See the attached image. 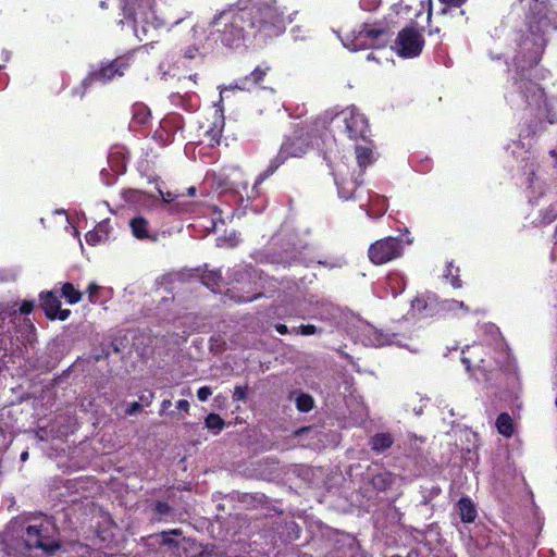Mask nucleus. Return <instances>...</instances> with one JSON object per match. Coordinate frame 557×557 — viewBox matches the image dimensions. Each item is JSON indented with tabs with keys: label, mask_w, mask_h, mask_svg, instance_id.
<instances>
[{
	"label": "nucleus",
	"mask_w": 557,
	"mask_h": 557,
	"mask_svg": "<svg viewBox=\"0 0 557 557\" xmlns=\"http://www.w3.org/2000/svg\"><path fill=\"white\" fill-rule=\"evenodd\" d=\"M126 61L124 59H116L111 63L103 65L98 71L91 72L83 82L85 86L91 85L92 83L106 84L117 76L124 74L126 67Z\"/></svg>",
	"instance_id": "6e6552de"
},
{
	"label": "nucleus",
	"mask_w": 557,
	"mask_h": 557,
	"mask_svg": "<svg viewBox=\"0 0 557 557\" xmlns=\"http://www.w3.org/2000/svg\"><path fill=\"white\" fill-rule=\"evenodd\" d=\"M98 290H99V286L96 283L89 284V286L87 288V293H88L89 300L91 302L96 301Z\"/></svg>",
	"instance_id": "c756f323"
},
{
	"label": "nucleus",
	"mask_w": 557,
	"mask_h": 557,
	"mask_svg": "<svg viewBox=\"0 0 557 557\" xmlns=\"http://www.w3.org/2000/svg\"><path fill=\"white\" fill-rule=\"evenodd\" d=\"M199 54V48L198 47H188L185 51H184V57L186 59H195L197 55Z\"/></svg>",
	"instance_id": "2f4dec72"
},
{
	"label": "nucleus",
	"mask_w": 557,
	"mask_h": 557,
	"mask_svg": "<svg viewBox=\"0 0 557 557\" xmlns=\"http://www.w3.org/2000/svg\"><path fill=\"white\" fill-rule=\"evenodd\" d=\"M61 294L71 305L81 301L83 296L82 293L78 289H76L71 283H64L62 285Z\"/></svg>",
	"instance_id": "412c9836"
},
{
	"label": "nucleus",
	"mask_w": 557,
	"mask_h": 557,
	"mask_svg": "<svg viewBox=\"0 0 557 557\" xmlns=\"http://www.w3.org/2000/svg\"><path fill=\"white\" fill-rule=\"evenodd\" d=\"M89 245H97L108 239V231L104 224H99L94 231L88 232L85 236Z\"/></svg>",
	"instance_id": "6ab92c4d"
},
{
	"label": "nucleus",
	"mask_w": 557,
	"mask_h": 557,
	"mask_svg": "<svg viewBox=\"0 0 557 557\" xmlns=\"http://www.w3.org/2000/svg\"><path fill=\"white\" fill-rule=\"evenodd\" d=\"M521 3L530 10L528 25L532 35L557 29V0H521Z\"/></svg>",
	"instance_id": "7ed1b4c3"
},
{
	"label": "nucleus",
	"mask_w": 557,
	"mask_h": 557,
	"mask_svg": "<svg viewBox=\"0 0 557 557\" xmlns=\"http://www.w3.org/2000/svg\"><path fill=\"white\" fill-rule=\"evenodd\" d=\"M193 30H194V35H195V36H196V35L201 36V35L203 34V32H202L201 29H199V28H194Z\"/></svg>",
	"instance_id": "49530a36"
},
{
	"label": "nucleus",
	"mask_w": 557,
	"mask_h": 557,
	"mask_svg": "<svg viewBox=\"0 0 557 557\" xmlns=\"http://www.w3.org/2000/svg\"><path fill=\"white\" fill-rule=\"evenodd\" d=\"M41 306L46 315L51 320L59 319L64 321L71 313L69 309L61 310V301L52 292H47L41 295Z\"/></svg>",
	"instance_id": "1a4fd4ad"
},
{
	"label": "nucleus",
	"mask_w": 557,
	"mask_h": 557,
	"mask_svg": "<svg viewBox=\"0 0 557 557\" xmlns=\"http://www.w3.org/2000/svg\"><path fill=\"white\" fill-rule=\"evenodd\" d=\"M33 308H34V304L32 301H24L21 305L20 311L24 314H28L32 312Z\"/></svg>",
	"instance_id": "f704fd0d"
},
{
	"label": "nucleus",
	"mask_w": 557,
	"mask_h": 557,
	"mask_svg": "<svg viewBox=\"0 0 557 557\" xmlns=\"http://www.w3.org/2000/svg\"><path fill=\"white\" fill-rule=\"evenodd\" d=\"M309 150L308 141H284L281 146L278 157L282 160L299 158Z\"/></svg>",
	"instance_id": "9d476101"
},
{
	"label": "nucleus",
	"mask_w": 557,
	"mask_h": 557,
	"mask_svg": "<svg viewBox=\"0 0 557 557\" xmlns=\"http://www.w3.org/2000/svg\"><path fill=\"white\" fill-rule=\"evenodd\" d=\"M356 157L360 168H366L367 165L371 164L374 159L373 150L368 145H357Z\"/></svg>",
	"instance_id": "dca6fc26"
},
{
	"label": "nucleus",
	"mask_w": 557,
	"mask_h": 557,
	"mask_svg": "<svg viewBox=\"0 0 557 557\" xmlns=\"http://www.w3.org/2000/svg\"><path fill=\"white\" fill-rule=\"evenodd\" d=\"M441 307L444 311H447L454 315H462V314H466L469 312V308L468 306L465 305V302L462 301H458V300H454V299H450V300H444L442 304H441Z\"/></svg>",
	"instance_id": "a211bd4d"
},
{
	"label": "nucleus",
	"mask_w": 557,
	"mask_h": 557,
	"mask_svg": "<svg viewBox=\"0 0 557 557\" xmlns=\"http://www.w3.org/2000/svg\"><path fill=\"white\" fill-rule=\"evenodd\" d=\"M443 3L445 4H449V5H454V7H459L466 0H441Z\"/></svg>",
	"instance_id": "58836bf2"
},
{
	"label": "nucleus",
	"mask_w": 557,
	"mask_h": 557,
	"mask_svg": "<svg viewBox=\"0 0 557 557\" xmlns=\"http://www.w3.org/2000/svg\"><path fill=\"white\" fill-rule=\"evenodd\" d=\"M372 59H374V58H373V54H372V53H369V54H368V60H372Z\"/></svg>",
	"instance_id": "8fccbe9b"
},
{
	"label": "nucleus",
	"mask_w": 557,
	"mask_h": 557,
	"mask_svg": "<svg viewBox=\"0 0 557 557\" xmlns=\"http://www.w3.org/2000/svg\"><path fill=\"white\" fill-rule=\"evenodd\" d=\"M177 408L183 411H188L189 409V403L187 400H178L176 404Z\"/></svg>",
	"instance_id": "4c0bfd02"
},
{
	"label": "nucleus",
	"mask_w": 557,
	"mask_h": 557,
	"mask_svg": "<svg viewBox=\"0 0 557 557\" xmlns=\"http://www.w3.org/2000/svg\"><path fill=\"white\" fill-rule=\"evenodd\" d=\"M389 39L388 32L375 24H363L354 29L343 39V45L351 50L358 51L370 48L384 47Z\"/></svg>",
	"instance_id": "39448f33"
},
{
	"label": "nucleus",
	"mask_w": 557,
	"mask_h": 557,
	"mask_svg": "<svg viewBox=\"0 0 557 557\" xmlns=\"http://www.w3.org/2000/svg\"><path fill=\"white\" fill-rule=\"evenodd\" d=\"M28 457V453L27 451H24L22 455H21V459L22 460H26Z\"/></svg>",
	"instance_id": "de8ad7c7"
},
{
	"label": "nucleus",
	"mask_w": 557,
	"mask_h": 557,
	"mask_svg": "<svg viewBox=\"0 0 557 557\" xmlns=\"http://www.w3.org/2000/svg\"><path fill=\"white\" fill-rule=\"evenodd\" d=\"M26 544L29 548H41L46 552H51L57 548V545L46 544L40 537V531L35 525H29L26 530Z\"/></svg>",
	"instance_id": "ddd939ff"
},
{
	"label": "nucleus",
	"mask_w": 557,
	"mask_h": 557,
	"mask_svg": "<svg viewBox=\"0 0 557 557\" xmlns=\"http://www.w3.org/2000/svg\"><path fill=\"white\" fill-rule=\"evenodd\" d=\"M496 428L502 435L510 437L513 434V422L511 417L506 412L500 413L496 420Z\"/></svg>",
	"instance_id": "f3484780"
},
{
	"label": "nucleus",
	"mask_w": 557,
	"mask_h": 557,
	"mask_svg": "<svg viewBox=\"0 0 557 557\" xmlns=\"http://www.w3.org/2000/svg\"><path fill=\"white\" fill-rule=\"evenodd\" d=\"M382 3V0H360L361 10L367 12L375 11Z\"/></svg>",
	"instance_id": "a878e982"
},
{
	"label": "nucleus",
	"mask_w": 557,
	"mask_h": 557,
	"mask_svg": "<svg viewBox=\"0 0 557 557\" xmlns=\"http://www.w3.org/2000/svg\"><path fill=\"white\" fill-rule=\"evenodd\" d=\"M462 363L466 366L467 370L470 369V360L466 356L462 357Z\"/></svg>",
	"instance_id": "37998d69"
},
{
	"label": "nucleus",
	"mask_w": 557,
	"mask_h": 557,
	"mask_svg": "<svg viewBox=\"0 0 557 557\" xmlns=\"http://www.w3.org/2000/svg\"><path fill=\"white\" fill-rule=\"evenodd\" d=\"M247 396V388L244 386H236L233 392V398L235 400H244Z\"/></svg>",
	"instance_id": "cd10ccee"
},
{
	"label": "nucleus",
	"mask_w": 557,
	"mask_h": 557,
	"mask_svg": "<svg viewBox=\"0 0 557 557\" xmlns=\"http://www.w3.org/2000/svg\"><path fill=\"white\" fill-rule=\"evenodd\" d=\"M226 90H249L248 78H240L235 84H232L230 86L220 87V99H219L218 103L215 104L220 112H222V102H223L224 92Z\"/></svg>",
	"instance_id": "aec40b11"
},
{
	"label": "nucleus",
	"mask_w": 557,
	"mask_h": 557,
	"mask_svg": "<svg viewBox=\"0 0 557 557\" xmlns=\"http://www.w3.org/2000/svg\"><path fill=\"white\" fill-rule=\"evenodd\" d=\"M292 333L308 336L318 333V329L312 324H307L293 329Z\"/></svg>",
	"instance_id": "393cba45"
},
{
	"label": "nucleus",
	"mask_w": 557,
	"mask_h": 557,
	"mask_svg": "<svg viewBox=\"0 0 557 557\" xmlns=\"http://www.w3.org/2000/svg\"><path fill=\"white\" fill-rule=\"evenodd\" d=\"M129 226L133 235L138 239L157 240V236L149 232L148 221L143 216H136L131 220Z\"/></svg>",
	"instance_id": "f8f14e48"
},
{
	"label": "nucleus",
	"mask_w": 557,
	"mask_h": 557,
	"mask_svg": "<svg viewBox=\"0 0 557 557\" xmlns=\"http://www.w3.org/2000/svg\"><path fill=\"white\" fill-rule=\"evenodd\" d=\"M394 443V438L389 433H377L370 438L371 449L382 453L388 449Z\"/></svg>",
	"instance_id": "2eb2a0df"
},
{
	"label": "nucleus",
	"mask_w": 557,
	"mask_h": 557,
	"mask_svg": "<svg viewBox=\"0 0 557 557\" xmlns=\"http://www.w3.org/2000/svg\"><path fill=\"white\" fill-rule=\"evenodd\" d=\"M222 126L206 131L205 135L211 136L212 138L221 136Z\"/></svg>",
	"instance_id": "e433bc0d"
},
{
	"label": "nucleus",
	"mask_w": 557,
	"mask_h": 557,
	"mask_svg": "<svg viewBox=\"0 0 557 557\" xmlns=\"http://www.w3.org/2000/svg\"><path fill=\"white\" fill-rule=\"evenodd\" d=\"M181 122L180 117L178 116H172V117H169V119H165L162 121V128L164 131H168V128L172 125H178Z\"/></svg>",
	"instance_id": "7c9ffc66"
},
{
	"label": "nucleus",
	"mask_w": 557,
	"mask_h": 557,
	"mask_svg": "<svg viewBox=\"0 0 557 557\" xmlns=\"http://www.w3.org/2000/svg\"><path fill=\"white\" fill-rule=\"evenodd\" d=\"M275 330L280 333V334H287L288 333V329L285 324H276L275 325Z\"/></svg>",
	"instance_id": "ea45409f"
},
{
	"label": "nucleus",
	"mask_w": 557,
	"mask_h": 557,
	"mask_svg": "<svg viewBox=\"0 0 557 557\" xmlns=\"http://www.w3.org/2000/svg\"><path fill=\"white\" fill-rule=\"evenodd\" d=\"M336 183H337V185H338V193H339V195H341L343 198L348 199V198L350 197V195H346V194L344 193V187H341V183H339L338 181H336Z\"/></svg>",
	"instance_id": "a19ab883"
},
{
	"label": "nucleus",
	"mask_w": 557,
	"mask_h": 557,
	"mask_svg": "<svg viewBox=\"0 0 557 557\" xmlns=\"http://www.w3.org/2000/svg\"><path fill=\"white\" fill-rule=\"evenodd\" d=\"M187 194H188V196H195V194H196V188H195V187H189V188L187 189Z\"/></svg>",
	"instance_id": "a18cd8bd"
},
{
	"label": "nucleus",
	"mask_w": 557,
	"mask_h": 557,
	"mask_svg": "<svg viewBox=\"0 0 557 557\" xmlns=\"http://www.w3.org/2000/svg\"><path fill=\"white\" fill-rule=\"evenodd\" d=\"M296 406L298 410L302 412H308L313 407V399L311 396L307 394H301L296 398Z\"/></svg>",
	"instance_id": "b1692460"
},
{
	"label": "nucleus",
	"mask_w": 557,
	"mask_h": 557,
	"mask_svg": "<svg viewBox=\"0 0 557 557\" xmlns=\"http://www.w3.org/2000/svg\"><path fill=\"white\" fill-rule=\"evenodd\" d=\"M423 42L421 34L416 28H405L399 32L394 49L403 58H413L421 53Z\"/></svg>",
	"instance_id": "0eeeda50"
},
{
	"label": "nucleus",
	"mask_w": 557,
	"mask_h": 557,
	"mask_svg": "<svg viewBox=\"0 0 557 557\" xmlns=\"http://www.w3.org/2000/svg\"><path fill=\"white\" fill-rule=\"evenodd\" d=\"M537 99H539V101H541L544 104H546L545 99H544V95H543V92L541 90L537 94Z\"/></svg>",
	"instance_id": "c03bdc74"
},
{
	"label": "nucleus",
	"mask_w": 557,
	"mask_h": 557,
	"mask_svg": "<svg viewBox=\"0 0 557 557\" xmlns=\"http://www.w3.org/2000/svg\"><path fill=\"white\" fill-rule=\"evenodd\" d=\"M140 408H141L140 404H139V403H137V401H134V403H132V404L127 407V409H126V411H125V412H126V414H128V416H133V414H135L136 412H138V411L140 410Z\"/></svg>",
	"instance_id": "473e14b6"
},
{
	"label": "nucleus",
	"mask_w": 557,
	"mask_h": 557,
	"mask_svg": "<svg viewBox=\"0 0 557 557\" xmlns=\"http://www.w3.org/2000/svg\"><path fill=\"white\" fill-rule=\"evenodd\" d=\"M454 287L459 288L461 286L459 281L453 282Z\"/></svg>",
	"instance_id": "09e8293b"
},
{
	"label": "nucleus",
	"mask_w": 557,
	"mask_h": 557,
	"mask_svg": "<svg viewBox=\"0 0 557 557\" xmlns=\"http://www.w3.org/2000/svg\"><path fill=\"white\" fill-rule=\"evenodd\" d=\"M206 428L212 431L214 434L220 433L224 428V420L216 413H210L206 420Z\"/></svg>",
	"instance_id": "4be33fe9"
},
{
	"label": "nucleus",
	"mask_w": 557,
	"mask_h": 557,
	"mask_svg": "<svg viewBox=\"0 0 557 557\" xmlns=\"http://www.w3.org/2000/svg\"><path fill=\"white\" fill-rule=\"evenodd\" d=\"M132 120L129 127L136 129L146 125L151 117L150 109L143 102H136L132 106Z\"/></svg>",
	"instance_id": "9b49d317"
},
{
	"label": "nucleus",
	"mask_w": 557,
	"mask_h": 557,
	"mask_svg": "<svg viewBox=\"0 0 557 557\" xmlns=\"http://www.w3.org/2000/svg\"><path fill=\"white\" fill-rule=\"evenodd\" d=\"M553 154L557 157V152H553Z\"/></svg>",
	"instance_id": "603ef678"
},
{
	"label": "nucleus",
	"mask_w": 557,
	"mask_h": 557,
	"mask_svg": "<svg viewBox=\"0 0 557 557\" xmlns=\"http://www.w3.org/2000/svg\"><path fill=\"white\" fill-rule=\"evenodd\" d=\"M286 20L273 4L260 5L253 12L248 9L228 8L216 14L208 27V39L225 47H239L257 28L263 38L278 36L285 30Z\"/></svg>",
	"instance_id": "f257e3e1"
},
{
	"label": "nucleus",
	"mask_w": 557,
	"mask_h": 557,
	"mask_svg": "<svg viewBox=\"0 0 557 557\" xmlns=\"http://www.w3.org/2000/svg\"><path fill=\"white\" fill-rule=\"evenodd\" d=\"M212 395V391L208 386H202L197 391V397L200 401H206Z\"/></svg>",
	"instance_id": "bb28decb"
},
{
	"label": "nucleus",
	"mask_w": 557,
	"mask_h": 557,
	"mask_svg": "<svg viewBox=\"0 0 557 557\" xmlns=\"http://www.w3.org/2000/svg\"><path fill=\"white\" fill-rule=\"evenodd\" d=\"M268 70L269 67L257 66L248 76L245 77L248 78L249 89L263 81Z\"/></svg>",
	"instance_id": "5701e85b"
},
{
	"label": "nucleus",
	"mask_w": 557,
	"mask_h": 557,
	"mask_svg": "<svg viewBox=\"0 0 557 557\" xmlns=\"http://www.w3.org/2000/svg\"><path fill=\"white\" fill-rule=\"evenodd\" d=\"M412 309L419 313H422L426 309V304L422 298H416L412 301Z\"/></svg>",
	"instance_id": "c85d7f7f"
},
{
	"label": "nucleus",
	"mask_w": 557,
	"mask_h": 557,
	"mask_svg": "<svg viewBox=\"0 0 557 557\" xmlns=\"http://www.w3.org/2000/svg\"><path fill=\"white\" fill-rule=\"evenodd\" d=\"M459 516L462 522L471 523L475 520L476 510L470 498L463 497L458 502Z\"/></svg>",
	"instance_id": "4468645a"
},
{
	"label": "nucleus",
	"mask_w": 557,
	"mask_h": 557,
	"mask_svg": "<svg viewBox=\"0 0 557 557\" xmlns=\"http://www.w3.org/2000/svg\"><path fill=\"white\" fill-rule=\"evenodd\" d=\"M273 171H274L273 169H269V170H267L265 172L261 173V174L258 176V178H257V181H256V184H255V187H253V188H257V186H258L259 184H261V183H262L267 177H269V176L273 173Z\"/></svg>",
	"instance_id": "72a5a7b5"
},
{
	"label": "nucleus",
	"mask_w": 557,
	"mask_h": 557,
	"mask_svg": "<svg viewBox=\"0 0 557 557\" xmlns=\"http://www.w3.org/2000/svg\"><path fill=\"white\" fill-rule=\"evenodd\" d=\"M161 195H162L163 200H164L165 202H170V201H172V200H173V198H172V196H171V194H170V193H168L166 195H163V194L161 193Z\"/></svg>",
	"instance_id": "79ce46f5"
},
{
	"label": "nucleus",
	"mask_w": 557,
	"mask_h": 557,
	"mask_svg": "<svg viewBox=\"0 0 557 557\" xmlns=\"http://www.w3.org/2000/svg\"><path fill=\"white\" fill-rule=\"evenodd\" d=\"M123 10L125 15L132 20L135 36L140 41L152 40L156 37L162 21L156 15L149 0H141L137 9H133L129 3H125Z\"/></svg>",
	"instance_id": "20e7f679"
},
{
	"label": "nucleus",
	"mask_w": 557,
	"mask_h": 557,
	"mask_svg": "<svg viewBox=\"0 0 557 557\" xmlns=\"http://www.w3.org/2000/svg\"><path fill=\"white\" fill-rule=\"evenodd\" d=\"M171 406H172L171 400H170V399H164V400L161 403V407H160V410H159V414H160V416H164Z\"/></svg>",
	"instance_id": "c9c22d12"
},
{
	"label": "nucleus",
	"mask_w": 557,
	"mask_h": 557,
	"mask_svg": "<svg viewBox=\"0 0 557 557\" xmlns=\"http://www.w3.org/2000/svg\"><path fill=\"white\" fill-rule=\"evenodd\" d=\"M330 116V131L333 137H347L349 139H367L369 136V124L366 116L355 107H349Z\"/></svg>",
	"instance_id": "f03ea898"
},
{
	"label": "nucleus",
	"mask_w": 557,
	"mask_h": 557,
	"mask_svg": "<svg viewBox=\"0 0 557 557\" xmlns=\"http://www.w3.org/2000/svg\"><path fill=\"white\" fill-rule=\"evenodd\" d=\"M223 242H224V239L219 238V245H221V246H222V245H223Z\"/></svg>",
	"instance_id": "3c124183"
},
{
	"label": "nucleus",
	"mask_w": 557,
	"mask_h": 557,
	"mask_svg": "<svg viewBox=\"0 0 557 557\" xmlns=\"http://www.w3.org/2000/svg\"><path fill=\"white\" fill-rule=\"evenodd\" d=\"M369 259L374 264H383L403 253L401 242L394 237H386L373 243L369 248Z\"/></svg>",
	"instance_id": "423d86ee"
}]
</instances>
